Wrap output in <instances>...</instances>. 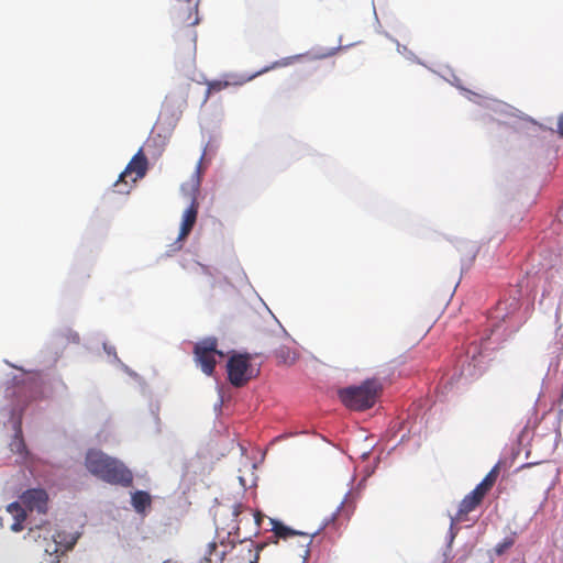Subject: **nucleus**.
Returning a JSON list of instances; mask_svg holds the SVG:
<instances>
[{
    "label": "nucleus",
    "instance_id": "dca6fc26",
    "mask_svg": "<svg viewBox=\"0 0 563 563\" xmlns=\"http://www.w3.org/2000/svg\"><path fill=\"white\" fill-rule=\"evenodd\" d=\"M132 505L137 512H143L151 505V496L147 492L137 490L132 495Z\"/></svg>",
    "mask_w": 563,
    "mask_h": 563
},
{
    "label": "nucleus",
    "instance_id": "6e6552de",
    "mask_svg": "<svg viewBox=\"0 0 563 563\" xmlns=\"http://www.w3.org/2000/svg\"><path fill=\"white\" fill-rule=\"evenodd\" d=\"M176 19L185 25H196L199 22L197 4L192 0H170Z\"/></svg>",
    "mask_w": 563,
    "mask_h": 563
},
{
    "label": "nucleus",
    "instance_id": "4be33fe9",
    "mask_svg": "<svg viewBox=\"0 0 563 563\" xmlns=\"http://www.w3.org/2000/svg\"><path fill=\"white\" fill-rule=\"evenodd\" d=\"M514 544L512 540H504L501 543H498L496 547V553L503 554L508 548H510Z\"/></svg>",
    "mask_w": 563,
    "mask_h": 563
},
{
    "label": "nucleus",
    "instance_id": "bb28decb",
    "mask_svg": "<svg viewBox=\"0 0 563 563\" xmlns=\"http://www.w3.org/2000/svg\"><path fill=\"white\" fill-rule=\"evenodd\" d=\"M298 543H299V547L302 549V539L301 538H299ZM301 554H302V552L299 555L302 556Z\"/></svg>",
    "mask_w": 563,
    "mask_h": 563
},
{
    "label": "nucleus",
    "instance_id": "4468645a",
    "mask_svg": "<svg viewBox=\"0 0 563 563\" xmlns=\"http://www.w3.org/2000/svg\"><path fill=\"white\" fill-rule=\"evenodd\" d=\"M275 356L279 363L291 365L297 361L298 353L290 345L283 344L275 350Z\"/></svg>",
    "mask_w": 563,
    "mask_h": 563
},
{
    "label": "nucleus",
    "instance_id": "c756f323",
    "mask_svg": "<svg viewBox=\"0 0 563 563\" xmlns=\"http://www.w3.org/2000/svg\"><path fill=\"white\" fill-rule=\"evenodd\" d=\"M164 563H168V562H164Z\"/></svg>",
    "mask_w": 563,
    "mask_h": 563
},
{
    "label": "nucleus",
    "instance_id": "ddd939ff",
    "mask_svg": "<svg viewBox=\"0 0 563 563\" xmlns=\"http://www.w3.org/2000/svg\"><path fill=\"white\" fill-rule=\"evenodd\" d=\"M225 551L220 550L217 542H209L199 563H223Z\"/></svg>",
    "mask_w": 563,
    "mask_h": 563
},
{
    "label": "nucleus",
    "instance_id": "5701e85b",
    "mask_svg": "<svg viewBox=\"0 0 563 563\" xmlns=\"http://www.w3.org/2000/svg\"><path fill=\"white\" fill-rule=\"evenodd\" d=\"M244 510V506L242 504H236L233 506L232 514L234 517H239Z\"/></svg>",
    "mask_w": 563,
    "mask_h": 563
},
{
    "label": "nucleus",
    "instance_id": "393cba45",
    "mask_svg": "<svg viewBox=\"0 0 563 563\" xmlns=\"http://www.w3.org/2000/svg\"><path fill=\"white\" fill-rule=\"evenodd\" d=\"M253 516H254V520H255L256 526L260 527L261 522H262V519H263V516L261 515V512L253 514Z\"/></svg>",
    "mask_w": 563,
    "mask_h": 563
},
{
    "label": "nucleus",
    "instance_id": "20e7f679",
    "mask_svg": "<svg viewBox=\"0 0 563 563\" xmlns=\"http://www.w3.org/2000/svg\"><path fill=\"white\" fill-rule=\"evenodd\" d=\"M250 354H233L227 364L228 379L236 388L245 386L252 378L256 377L260 369L251 365Z\"/></svg>",
    "mask_w": 563,
    "mask_h": 563
},
{
    "label": "nucleus",
    "instance_id": "b1692460",
    "mask_svg": "<svg viewBox=\"0 0 563 563\" xmlns=\"http://www.w3.org/2000/svg\"><path fill=\"white\" fill-rule=\"evenodd\" d=\"M558 131L560 133V135L563 136V114L559 118V121H558Z\"/></svg>",
    "mask_w": 563,
    "mask_h": 563
},
{
    "label": "nucleus",
    "instance_id": "9b49d317",
    "mask_svg": "<svg viewBox=\"0 0 563 563\" xmlns=\"http://www.w3.org/2000/svg\"><path fill=\"white\" fill-rule=\"evenodd\" d=\"M484 495L481 490H478L476 487L467 494L462 501L460 503L459 511L455 516V520L461 522L465 520V517L467 514L473 511L477 506L481 505L483 501Z\"/></svg>",
    "mask_w": 563,
    "mask_h": 563
},
{
    "label": "nucleus",
    "instance_id": "9d476101",
    "mask_svg": "<svg viewBox=\"0 0 563 563\" xmlns=\"http://www.w3.org/2000/svg\"><path fill=\"white\" fill-rule=\"evenodd\" d=\"M198 208H199V205H198L197 200L192 199L190 206L185 210V212L183 214V221H181L180 231L178 234L177 242L185 240L191 232V230L197 221ZM177 244L178 245H177L176 250H180L183 245L180 243H177Z\"/></svg>",
    "mask_w": 563,
    "mask_h": 563
},
{
    "label": "nucleus",
    "instance_id": "f3484780",
    "mask_svg": "<svg viewBox=\"0 0 563 563\" xmlns=\"http://www.w3.org/2000/svg\"><path fill=\"white\" fill-rule=\"evenodd\" d=\"M10 446L11 451L20 454L24 453L25 451V443L22 438L21 422H16L14 439L10 443Z\"/></svg>",
    "mask_w": 563,
    "mask_h": 563
},
{
    "label": "nucleus",
    "instance_id": "aec40b11",
    "mask_svg": "<svg viewBox=\"0 0 563 563\" xmlns=\"http://www.w3.org/2000/svg\"><path fill=\"white\" fill-rule=\"evenodd\" d=\"M196 57V42L192 40L188 45L187 62L190 66H194Z\"/></svg>",
    "mask_w": 563,
    "mask_h": 563
},
{
    "label": "nucleus",
    "instance_id": "a211bd4d",
    "mask_svg": "<svg viewBox=\"0 0 563 563\" xmlns=\"http://www.w3.org/2000/svg\"><path fill=\"white\" fill-rule=\"evenodd\" d=\"M7 510L9 514L13 516L15 519L16 517H26V511L22 507V505L18 501L11 503L8 505Z\"/></svg>",
    "mask_w": 563,
    "mask_h": 563
},
{
    "label": "nucleus",
    "instance_id": "cd10ccee",
    "mask_svg": "<svg viewBox=\"0 0 563 563\" xmlns=\"http://www.w3.org/2000/svg\"><path fill=\"white\" fill-rule=\"evenodd\" d=\"M511 306H514V309H516L518 306V301L516 299H514V303H511Z\"/></svg>",
    "mask_w": 563,
    "mask_h": 563
},
{
    "label": "nucleus",
    "instance_id": "f03ea898",
    "mask_svg": "<svg viewBox=\"0 0 563 563\" xmlns=\"http://www.w3.org/2000/svg\"><path fill=\"white\" fill-rule=\"evenodd\" d=\"M383 391L382 383L376 378L364 380L360 386H350L339 390L341 401L352 410L372 408Z\"/></svg>",
    "mask_w": 563,
    "mask_h": 563
},
{
    "label": "nucleus",
    "instance_id": "7ed1b4c3",
    "mask_svg": "<svg viewBox=\"0 0 563 563\" xmlns=\"http://www.w3.org/2000/svg\"><path fill=\"white\" fill-rule=\"evenodd\" d=\"M148 168V161L140 148L128 163L125 169L120 174L119 179L113 184V191L120 195H128L139 179L143 178Z\"/></svg>",
    "mask_w": 563,
    "mask_h": 563
},
{
    "label": "nucleus",
    "instance_id": "a878e982",
    "mask_svg": "<svg viewBox=\"0 0 563 563\" xmlns=\"http://www.w3.org/2000/svg\"><path fill=\"white\" fill-rule=\"evenodd\" d=\"M279 65V63H275L273 66H269V67H266L264 68L263 70L258 71L256 75H260V74H263L272 68H274L275 66Z\"/></svg>",
    "mask_w": 563,
    "mask_h": 563
},
{
    "label": "nucleus",
    "instance_id": "423d86ee",
    "mask_svg": "<svg viewBox=\"0 0 563 563\" xmlns=\"http://www.w3.org/2000/svg\"><path fill=\"white\" fill-rule=\"evenodd\" d=\"M271 530L274 533V537L277 539L288 540L294 537H298L302 539V558H307L310 553L309 547L312 543L313 538L319 533V530L312 532H303L299 530H295L290 527H287L283 522L277 519L269 518Z\"/></svg>",
    "mask_w": 563,
    "mask_h": 563
},
{
    "label": "nucleus",
    "instance_id": "412c9836",
    "mask_svg": "<svg viewBox=\"0 0 563 563\" xmlns=\"http://www.w3.org/2000/svg\"><path fill=\"white\" fill-rule=\"evenodd\" d=\"M26 517H16L14 519V522L11 525V530L13 532H20L23 530V522L25 521Z\"/></svg>",
    "mask_w": 563,
    "mask_h": 563
},
{
    "label": "nucleus",
    "instance_id": "1a4fd4ad",
    "mask_svg": "<svg viewBox=\"0 0 563 563\" xmlns=\"http://www.w3.org/2000/svg\"><path fill=\"white\" fill-rule=\"evenodd\" d=\"M78 537L73 533H66L64 531H58L53 534V544H48L45 549L47 553H55L56 558L59 554H64L76 544Z\"/></svg>",
    "mask_w": 563,
    "mask_h": 563
},
{
    "label": "nucleus",
    "instance_id": "2eb2a0df",
    "mask_svg": "<svg viewBox=\"0 0 563 563\" xmlns=\"http://www.w3.org/2000/svg\"><path fill=\"white\" fill-rule=\"evenodd\" d=\"M499 474L498 466H494L487 475L483 478V481L476 486L478 490H481L484 495H486L495 485L497 477Z\"/></svg>",
    "mask_w": 563,
    "mask_h": 563
},
{
    "label": "nucleus",
    "instance_id": "39448f33",
    "mask_svg": "<svg viewBox=\"0 0 563 563\" xmlns=\"http://www.w3.org/2000/svg\"><path fill=\"white\" fill-rule=\"evenodd\" d=\"M194 355L201 371L208 376L212 375L214 372L217 356H224V354L218 350V340L216 338H206L196 343Z\"/></svg>",
    "mask_w": 563,
    "mask_h": 563
},
{
    "label": "nucleus",
    "instance_id": "f8f14e48",
    "mask_svg": "<svg viewBox=\"0 0 563 563\" xmlns=\"http://www.w3.org/2000/svg\"><path fill=\"white\" fill-rule=\"evenodd\" d=\"M265 547L264 543L256 545L255 548L245 545L239 549L235 554L236 563H257L260 559V551Z\"/></svg>",
    "mask_w": 563,
    "mask_h": 563
},
{
    "label": "nucleus",
    "instance_id": "6ab92c4d",
    "mask_svg": "<svg viewBox=\"0 0 563 563\" xmlns=\"http://www.w3.org/2000/svg\"><path fill=\"white\" fill-rule=\"evenodd\" d=\"M229 82L228 81H222V80H214V81H211L208 84V96L211 93V92H218V91H221L223 89H225L227 87H229Z\"/></svg>",
    "mask_w": 563,
    "mask_h": 563
},
{
    "label": "nucleus",
    "instance_id": "0eeeda50",
    "mask_svg": "<svg viewBox=\"0 0 563 563\" xmlns=\"http://www.w3.org/2000/svg\"><path fill=\"white\" fill-rule=\"evenodd\" d=\"M21 504L30 511L46 514L48 495L42 488H31L20 496Z\"/></svg>",
    "mask_w": 563,
    "mask_h": 563
},
{
    "label": "nucleus",
    "instance_id": "f257e3e1",
    "mask_svg": "<svg viewBox=\"0 0 563 563\" xmlns=\"http://www.w3.org/2000/svg\"><path fill=\"white\" fill-rule=\"evenodd\" d=\"M85 465L92 475L109 484L129 487L133 483L132 472L121 461L100 450H89Z\"/></svg>",
    "mask_w": 563,
    "mask_h": 563
},
{
    "label": "nucleus",
    "instance_id": "c85d7f7f",
    "mask_svg": "<svg viewBox=\"0 0 563 563\" xmlns=\"http://www.w3.org/2000/svg\"><path fill=\"white\" fill-rule=\"evenodd\" d=\"M501 305H503L501 302H498V309H500V310H501Z\"/></svg>",
    "mask_w": 563,
    "mask_h": 563
}]
</instances>
